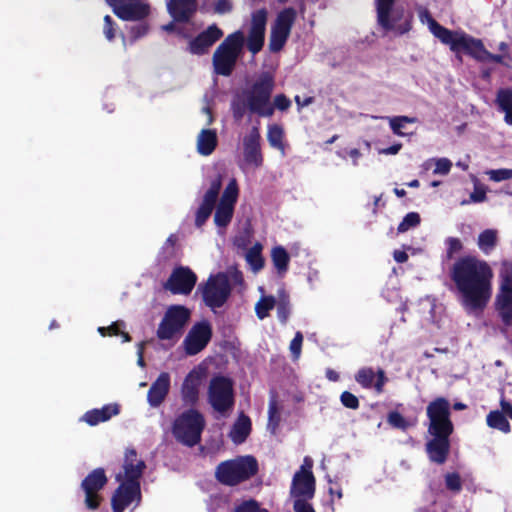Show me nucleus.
<instances>
[{"label":"nucleus","mask_w":512,"mask_h":512,"mask_svg":"<svg viewBox=\"0 0 512 512\" xmlns=\"http://www.w3.org/2000/svg\"><path fill=\"white\" fill-rule=\"evenodd\" d=\"M429 420L427 432L431 438L425 444L429 460L437 465L444 464L450 454V436L454 432L451 420V404L444 397H437L426 407Z\"/></svg>","instance_id":"1"},{"label":"nucleus","mask_w":512,"mask_h":512,"mask_svg":"<svg viewBox=\"0 0 512 512\" xmlns=\"http://www.w3.org/2000/svg\"><path fill=\"white\" fill-rule=\"evenodd\" d=\"M450 278L468 312L480 309V260L473 255L459 257L450 269Z\"/></svg>","instance_id":"2"},{"label":"nucleus","mask_w":512,"mask_h":512,"mask_svg":"<svg viewBox=\"0 0 512 512\" xmlns=\"http://www.w3.org/2000/svg\"><path fill=\"white\" fill-rule=\"evenodd\" d=\"M275 87V78L271 72H262L255 80L249 90L246 91V102L248 110L260 117H271L275 108L285 111L291 106V101L284 94L274 97L271 104L270 99Z\"/></svg>","instance_id":"3"},{"label":"nucleus","mask_w":512,"mask_h":512,"mask_svg":"<svg viewBox=\"0 0 512 512\" xmlns=\"http://www.w3.org/2000/svg\"><path fill=\"white\" fill-rule=\"evenodd\" d=\"M422 23H427L430 32L441 43L449 46L450 50L460 58L461 54L480 59V39H475L463 31H453L438 23L426 8L419 10Z\"/></svg>","instance_id":"4"},{"label":"nucleus","mask_w":512,"mask_h":512,"mask_svg":"<svg viewBox=\"0 0 512 512\" xmlns=\"http://www.w3.org/2000/svg\"><path fill=\"white\" fill-rule=\"evenodd\" d=\"M221 188L222 178L218 175L211 181L208 190L203 195L202 201L195 212V226L197 228H201L207 222L215 208V225L225 228L230 224L234 214V206L222 203H218L216 206Z\"/></svg>","instance_id":"5"},{"label":"nucleus","mask_w":512,"mask_h":512,"mask_svg":"<svg viewBox=\"0 0 512 512\" xmlns=\"http://www.w3.org/2000/svg\"><path fill=\"white\" fill-rule=\"evenodd\" d=\"M259 466L252 455L238 456L220 462L215 469V479L222 485L234 487L255 476Z\"/></svg>","instance_id":"6"},{"label":"nucleus","mask_w":512,"mask_h":512,"mask_svg":"<svg viewBox=\"0 0 512 512\" xmlns=\"http://www.w3.org/2000/svg\"><path fill=\"white\" fill-rule=\"evenodd\" d=\"M245 43L244 34L238 30L229 34L217 47L212 62L214 71L221 76H230Z\"/></svg>","instance_id":"7"},{"label":"nucleus","mask_w":512,"mask_h":512,"mask_svg":"<svg viewBox=\"0 0 512 512\" xmlns=\"http://www.w3.org/2000/svg\"><path fill=\"white\" fill-rule=\"evenodd\" d=\"M206 422L203 414L196 409H188L182 412L172 426L175 439L181 444L193 447L200 443L201 435Z\"/></svg>","instance_id":"8"},{"label":"nucleus","mask_w":512,"mask_h":512,"mask_svg":"<svg viewBox=\"0 0 512 512\" xmlns=\"http://www.w3.org/2000/svg\"><path fill=\"white\" fill-rule=\"evenodd\" d=\"M396 0H376L377 22L386 31H396L399 35L412 29L413 14L403 6H395Z\"/></svg>","instance_id":"9"},{"label":"nucleus","mask_w":512,"mask_h":512,"mask_svg":"<svg viewBox=\"0 0 512 512\" xmlns=\"http://www.w3.org/2000/svg\"><path fill=\"white\" fill-rule=\"evenodd\" d=\"M191 318V311L183 305H171L167 308L156 330L160 341H168L174 346L181 338Z\"/></svg>","instance_id":"10"},{"label":"nucleus","mask_w":512,"mask_h":512,"mask_svg":"<svg viewBox=\"0 0 512 512\" xmlns=\"http://www.w3.org/2000/svg\"><path fill=\"white\" fill-rule=\"evenodd\" d=\"M204 304L212 310L221 308L231 295V285L227 274L219 272L210 275L204 284L198 286Z\"/></svg>","instance_id":"11"},{"label":"nucleus","mask_w":512,"mask_h":512,"mask_svg":"<svg viewBox=\"0 0 512 512\" xmlns=\"http://www.w3.org/2000/svg\"><path fill=\"white\" fill-rule=\"evenodd\" d=\"M234 384L231 378L216 375L210 379L208 386V402L211 407L224 414L231 410L235 404Z\"/></svg>","instance_id":"12"},{"label":"nucleus","mask_w":512,"mask_h":512,"mask_svg":"<svg viewBox=\"0 0 512 512\" xmlns=\"http://www.w3.org/2000/svg\"><path fill=\"white\" fill-rule=\"evenodd\" d=\"M296 19L297 11L293 7H286L277 14L269 37V50L272 53L284 48Z\"/></svg>","instance_id":"13"},{"label":"nucleus","mask_w":512,"mask_h":512,"mask_svg":"<svg viewBox=\"0 0 512 512\" xmlns=\"http://www.w3.org/2000/svg\"><path fill=\"white\" fill-rule=\"evenodd\" d=\"M108 478L103 468L92 470L81 482L85 493V505L89 510H96L103 500L99 492L106 486Z\"/></svg>","instance_id":"14"},{"label":"nucleus","mask_w":512,"mask_h":512,"mask_svg":"<svg viewBox=\"0 0 512 512\" xmlns=\"http://www.w3.org/2000/svg\"><path fill=\"white\" fill-rule=\"evenodd\" d=\"M213 336L212 325L208 320L196 322L183 340L185 353L194 356L204 350Z\"/></svg>","instance_id":"15"},{"label":"nucleus","mask_w":512,"mask_h":512,"mask_svg":"<svg viewBox=\"0 0 512 512\" xmlns=\"http://www.w3.org/2000/svg\"><path fill=\"white\" fill-rule=\"evenodd\" d=\"M196 282V274L189 267L180 266L173 269L164 288L174 295H189Z\"/></svg>","instance_id":"16"},{"label":"nucleus","mask_w":512,"mask_h":512,"mask_svg":"<svg viewBox=\"0 0 512 512\" xmlns=\"http://www.w3.org/2000/svg\"><path fill=\"white\" fill-rule=\"evenodd\" d=\"M114 14L124 21H141L150 14V6L136 0H106Z\"/></svg>","instance_id":"17"},{"label":"nucleus","mask_w":512,"mask_h":512,"mask_svg":"<svg viewBox=\"0 0 512 512\" xmlns=\"http://www.w3.org/2000/svg\"><path fill=\"white\" fill-rule=\"evenodd\" d=\"M267 15L268 13L265 8L252 13L246 45L253 55L259 53L264 46Z\"/></svg>","instance_id":"18"},{"label":"nucleus","mask_w":512,"mask_h":512,"mask_svg":"<svg viewBox=\"0 0 512 512\" xmlns=\"http://www.w3.org/2000/svg\"><path fill=\"white\" fill-rule=\"evenodd\" d=\"M224 35L223 30L217 24L209 25L196 37L190 38L187 51L192 55L202 56L209 52L210 48Z\"/></svg>","instance_id":"19"},{"label":"nucleus","mask_w":512,"mask_h":512,"mask_svg":"<svg viewBox=\"0 0 512 512\" xmlns=\"http://www.w3.org/2000/svg\"><path fill=\"white\" fill-rule=\"evenodd\" d=\"M124 474L116 476L117 481L125 483H140V479L146 469L144 460L138 458L137 451L134 448H127L123 460Z\"/></svg>","instance_id":"20"},{"label":"nucleus","mask_w":512,"mask_h":512,"mask_svg":"<svg viewBox=\"0 0 512 512\" xmlns=\"http://www.w3.org/2000/svg\"><path fill=\"white\" fill-rule=\"evenodd\" d=\"M316 492V478L313 472L297 471L292 479L290 495L293 501L312 500Z\"/></svg>","instance_id":"21"},{"label":"nucleus","mask_w":512,"mask_h":512,"mask_svg":"<svg viewBox=\"0 0 512 512\" xmlns=\"http://www.w3.org/2000/svg\"><path fill=\"white\" fill-rule=\"evenodd\" d=\"M495 306L503 323L507 326L512 325V273L502 275Z\"/></svg>","instance_id":"22"},{"label":"nucleus","mask_w":512,"mask_h":512,"mask_svg":"<svg viewBox=\"0 0 512 512\" xmlns=\"http://www.w3.org/2000/svg\"><path fill=\"white\" fill-rule=\"evenodd\" d=\"M140 500V483L131 484L121 482L111 499L113 512H123L132 502H139Z\"/></svg>","instance_id":"23"},{"label":"nucleus","mask_w":512,"mask_h":512,"mask_svg":"<svg viewBox=\"0 0 512 512\" xmlns=\"http://www.w3.org/2000/svg\"><path fill=\"white\" fill-rule=\"evenodd\" d=\"M243 155L247 164L258 168L263 164L261 134L258 126H253L243 138Z\"/></svg>","instance_id":"24"},{"label":"nucleus","mask_w":512,"mask_h":512,"mask_svg":"<svg viewBox=\"0 0 512 512\" xmlns=\"http://www.w3.org/2000/svg\"><path fill=\"white\" fill-rule=\"evenodd\" d=\"M355 381L364 389H374L378 394L383 393L388 378L383 369L377 372L371 367H363L355 374Z\"/></svg>","instance_id":"25"},{"label":"nucleus","mask_w":512,"mask_h":512,"mask_svg":"<svg viewBox=\"0 0 512 512\" xmlns=\"http://www.w3.org/2000/svg\"><path fill=\"white\" fill-rule=\"evenodd\" d=\"M197 7V0H169L167 4L169 14L177 23L189 22Z\"/></svg>","instance_id":"26"},{"label":"nucleus","mask_w":512,"mask_h":512,"mask_svg":"<svg viewBox=\"0 0 512 512\" xmlns=\"http://www.w3.org/2000/svg\"><path fill=\"white\" fill-rule=\"evenodd\" d=\"M170 389V375L162 372L157 379L151 384L147 393L148 403L152 407H158L165 400Z\"/></svg>","instance_id":"27"},{"label":"nucleus","mask_w":512,"mask_h":512,"mask_svg":"<svg viewBox=\"0 0 512 512\" xmlns=\"http://www.w3.org/2000/svg\"><path fill=\"white\" fill-rule=\"evenodd\" d=\"M199 387L200 376L194 371L188 373L182 383L181 388L182 400L186 405H196L199 400Z\"/></svg>","instance_id":"28"},{"label":"nucleus","mask_w":512,"mask_h":512,"mask_svg":"<svg viewBox=\"0 0 512 512\" xmlns=\"http://www.w3.org/2000/svg\"><path fill=\"white\" fill-rule=\"evenodd\" d=\"M120 413V406L118 404H107L100 409H92L87 411L82 420L89 426H96L99 423L110 420L113 416Z\"/></svg>","instance_id":"29"},{"label":"nucleus","mask_w":512,"mask_h":512,"mask_svg":"<svg viewBox=\"0 0 512 512\" xmlns=\"http://www.w3.org/2000/svg\"><path fill=\"white\" fill-rule=\"evenodd\" d=\"M252 429L251 419L241 413L233 424L229 436L235 444H241L246 441Z\"/></svg>","instance_id":"30"},{"label":"nucleus","mask_w":512,"mask_h":512,"mask_svg":"<svg viewBox=\"0 0 512 512\" xmlns=\"http://www.w3.org/2000/svg\"><path fill=\"white\" fill-rule=\"evenodd\" d=\"M218 144L217 133L214 129H202L197 137V151L200 155L209 156Z\"/></svg>","instance_id":"31"},{"label":"nucleus","mask_w":512,"mask_h":512,"mask_svg":"<svg viewBox=\"0 0 512 512\" xmlns=\"http://www.w3.org/2000/svg\"><path fill=\"white\" fill-rule=\"evenodd\" d=\"M495 103L498 110L504 113V121L512 125V88H501L497 91Z\"/></svg>","instance_id":"32"},{"label":"nucleus","mask_w":512,"mask_h":512,"mask_svg":"<svg viewBox=\"0 0 512 512\" xmlns=\"http://www.w3.org/2000/svg\"><path fill=\"white\" fill-rule=\"evenodd\" d=\"M271 261L277 273L283 276L289 269L290 255L283 246L277 245L271 250Z\"/></svg>","instance_id":"33"},{"label":"nucleus","mask_w":512,"mask_h":512,"mask_svg":"<svg viewBox=\"0 0 512 512\" xmlns=\"http://www.w3.org/2000/svg\"><path fill=\"white\" fill-rule=\"evenodd\" d=\"M275 306L277 308V317L279 321L282 324H286L291 313V305L289 294L285 289H280L278 291Z\"/></svg>","instance_id":"34"},{"label":"nucleus","mask_w":512,"mask_h":512,"mask_svg":"<svg viewBox=\"0 0 512 512\" xmlns=\"http://www.w3.org/2000/svg\"><path fill=\"white\" fill-rule=\"evenodd\" d=\"M267 140L272 148L284 151V130L278 124H270L267 129Z\"/></svg>","instance_id":"35"},{"label":"nucleus","mask_w":512,"mask_h":512,"mask_svg":"<svg viewBox=\"0 0 512 512\" xmlns=\"http://www.w3.org/2000/svg\"><path fill=\"white\" fill-rule=\"evenodd\" d=\"M246 260L254 272L263 269L265 261L262 256V245L256 243L246 253Z\"/></svg>","instance_id":"36"},{"label":"nucleus","mask_w":512,"mask_h":512,"mask_svg":"<svg viewBox=\"0 0 512 512\" xmlns=\"http://www.w3.org/2000/svg\"><path fill=\"white\" fill-rule=\"evenodd\" d=\"M417 122L416 117L409 116H394L389 119V126L392 132L397 136H405L407 133L404 131L406 124H413Z\"/></svg>","instance_id":"37"},{"label":"nucleus","mask_w":512,"mask_h":512,"mask_svg":"<svg viewBox=\"0 0 512 512\" xmlns=\"http://www.w3.org/2000/svg\"><path fill=\"white\" fill-rule=\"evenodd\" d=\"M276 299L274 296H263L255 305V313L260 320L269 316V312L275 307Z\"/></svg>","instance_id":"38"},{"label":"nucleus","mask_w":512,"mask_h":512,"mask_svg":"<svg viewBox=\"0 0 512 512\" xmlns=\"http://www.w3.org/2000/svg\"><path fill=\"white\" fill-rule=\"evenodd\" d=\"M487 424L491 428L507 433L510 431V424L505 415L499 411H492L487 416Z\"/></svg>","instance_id":"39"},{"label":"nucleus","mask_w":512,"mask_h":512,"mask_svg":"<svg viewBox=\"0 0 512 512\" xmlns=\"http://www.w3.org/2000/svg\"><path fill=\"white\" fill-rule=\"evenodd\" d=\"M239 188L236 179H232L226 188L219 200V203L227 204L235 207V204L238 199Z\"/></svg>","instance_id":"40"},{"label":"nucleus","mask_w":512,"mask_h":512,"mask_svg":"<svg viewBox=\"0 0 512 512\" xmlns=\"http://www.w3.org/2000/svg\"><path fill=\"white\" fill-rule=\"evenodd\" d=\"M421 222V217L417 212H409L407 213L403 220L399 223L397 227L398 233H404L411 228L417 227Z\"/></svg>","instance_id":"41"},{"label":"nucleus","mask_w":512,"mask_h":512,"mask_svg":"<svg viewBox=\"0 0 512 512\" xmlns=\"http://www.w3.org/2000/svg\"><path fill=\"white\" fill-rule=\"evenodd\" d=\"M498 232L494 229L482 231V252L489 253L497 244Z\"/></svg>","instance_id":"42"},{"label":"nucleus","mask_w":512,"mask_h":512,"mask_svg":"<svg viewBox=\"0 0 512 512\" xmlns=\"http://www.w3.org/2000/svg\"><path fill=\"white\" fill-rule=\"evenodd\" d=\"M281 421L280 409L277 403V400L273 397L269 401L268 406V425L272 427L273 430L278 428Z\"/></svg>","instance_id":"43"},{"label":"nucleus","mask_w":512,"mask_h":512,"mask_svg":"<svg viewBox=\"0 0 512 512\" xmlns=\"http://www.w3.org/2000/svg\"><path fill=\"white\" fill-rule=\"evenodd\" d=\"M387 422L391 427L403 431L407 430L411 426V423L398 411L389 412L387 415Z\"/></svg>","instance_id":"44"},{"label":"nucleus","mask_w":512,"mask_h":512,"mask_svg":"<svg viewBox=\"0 0 512 512\" xmlns=\"http://www.w3.org/2000/svg\"><path fill=\"white\" fill-rule=\"evenodd\" d=\"M446 244V259L452 260L455 258V255L460 253L463 249V243L459 238L456 237H448L445 240Z\"/></svg>","instance_id":"45"},{"label":"nucleus","mask_w":512,"mask_h":512,"mask_svg":"<svg viewBox=\"0 0 512 512\" xmlns=\"http://www.w3.org/2000/svg\"><path fill=\"white\" fill-rule=\"evenodd\" d=\"M234 512H269L267 509L260 507L255 499L244 500L234 508Z\"/></svg>","instance_id":"46"},{"label":"nucleus","mask_w":512,"mask_h":512,"mask_svg":"<svg viewBox=\"0 0 512 512\" xmlns=\"http://www.w3.org/2000/svg\"><path fill=\"white\" fill-rule=\"evenodd\" d=\"M150 26L147 22H141L137 25H133L129 29L130 42L134 43L138 39L144 37L149 32Z\"/></svg>","instance_id":"47"},{"label":"nucleus","mask_w":512,"mask_h":512,"mask_svg":"<svg viewBox=\"0 0 512 512\" xmlns=\"http://www.w3.org/2000/svg\"><path fill=\"white\" fill-rule=\"evenodd\" d=\"M492 276L490 267L482 262V305L489 298V278Z\"/></svg>","instance_id":"48"},{"label":"nucleus","mask_w":512,"mask_h":512,"mask_svg":"<svg viewBox=\"0 0 512 512\" xmlns=\"http://www.w3.org/2000/svg\"><path fill=\"white\" fill-rule=\"evenodd\" d=\"M485 173L489 176L490 180L494 182L512 179V169L502 168L496 170H488Z\"/></svg>","instance_id":"49"},{"label":"nucleus","mask_w":512,"mask_h":512,"mask_svg":"<svg viewBox=\"0 0 512 512\" xmlns=\"http://www.w3.org/2000/svg\"><path fill=\"white\" fill-rule=\"evenodd\" d=\"M340 401L346 408L356 410L359 408V399L351 392L344 391L340 395Z\"/></svg>","instance_id":"50"},{"label":"nucleus","mask_w":512,"mask_h":512,"mask_svg":"<svg viewBox=\"0 0 512 512\" xmlns=\"http://www.w3.org/2000/svg\"><path fill=\"white\" fill-rule=\"evenodd\" d=\"M445 485L447 489L453 492H458L462 488L461 478L457 473H448L445 476Z\"/></svg>","instance_id":"51"},{"label":"nucleus","mask_w":512,"mask_h":512,"mask_svg":"<svg viewBox=\"0 0 512 512\" xmlns=\"http://www.w3.org/2000/svg\"><path fill=\"white\" fill-rule=\"evenodd\" d=\"M124 325L125 324H124L123 321H116V322H113L108 327H99L98 328V332L103 337H105V336H119L120 335V328L124 327Z\"/></svg>","instance_id":"52"},{"label":"nucleus","mask_w":512,"mask_h":512,"mask_svg":"<svg viewBox=\"0 0 512 512\" xmlns=\"http://www.w3.org/2000/svg\"><path fill=\"white\" fill-rule=\"evenodd\" d=\"M103 33L107 40H114L116 34V23L110 15H106L104 17Z\"/></svg>","instance_id":"53"},{"label":"nucleus","mask_w":512,"mask_h":512,"mask_svg":"<svg viewBox=\"0 0 512 512\" xmlns=\"http://www.w3.org/2000/svg\"><path fill=\"white\" fill-rule=\"evenodd\" d=\"M302 343H303V334L298 331L295 333L294 338L290 342V351L294 358H298L301 354L302 349Z\"/></svg>","instance_id":"54"},{"label":"nucleus","mask_w":512,"mask_h":512,"mask_svg":"<svg viewBox=\"0 0 512 512\" xmlns=\"http://www.w3.org/2000/svg\"><path fill=\"white\" fill-rule=\"evenodd\" d=\"M452 163L447 158H440L436 160L434 174H448L451 170Z\"/></svg>","instance_id":"55"},{"label":"nucleus","mask_w":512,"mask_h":512,"mask_svg":"<svg viewBox=\"0 0 512 512\" xmlns=\"http://www.w3.org/2000/svg\"><path fill=\"white\" fill-rule=\"evenodd\" d=\"M310 500L302 501L300 499H296L293 501V509L294 512H316L313 508L312 504L309 503Z\"/></svg>","instance_id":"56"},{"label":"nucleus","mask_w":512,"mask_h":512,"mask_svg":"<svg viewBox=\"0 0 512 512\" xmlns=\"http://www.w3.org/2000/svg\"><path fill=\"white\" fill-rule=\"evenodd\" d=\"M232 10V3L230 0H217L214 6V11L218 14H226Z\"/></svg>","instance_id":"57"},{"label":"nucleus","mask_w":512,"mask_h":512,"mask_svg":"<svg viewBox=\"0 0 512 512\" xmlns=\"http://www.w3.org/2000/svg\"><path fill=\"white\" fill-rule=\"evenodd\" d=\"M504 58H505L504 55H493L482 47V56H481L482 63L486 62V61H494V62L502 63V64L508 66V64L504 62Z\"/></svg>","instance_id":"58"},{"label":"nucleus","mask_w":512,"mask_h":512,"mask_svg":"<svg viewBox=\"0 0 512 512\" xmlns=\"http://www.w3.org/2000/svg\"><path fill=\"white\" fill-rule=\"evenodd\" d=\"M246 108H248L247 106V102L245 101L243 104H233L232 105V112H233V117L235 120H241L244 115H245V112H246Z\"/></svg>","instance_id":"59"},{"label":"nucleus","mask_w":512,"mask_h":512,"mask_svg":"<svg viewBox=\"0 0 512 512\" xmlns=\"http://www.w3.org/2000/svg\"><path fill=\"white\" fill-rule=\"evenodd\" d=\"M401 148H402L401 143H395L385 149H382L381 153L386 154V155H396L401 150Z\"/></svg>","instance_id":"60"},{"label":"nucleus","mask_w":512,"mask_h":512,"mask_svg":"<svg viewBox=\"0 0 512 512\" xmlns=\"http://www.w3.org/2000/svg\"><path fill=\"white\" fill-rule=\"evenodd\" d=\"M393 258L398 263H404L408 260V254L402 250H395L393 253Z\"/></svg>","instance_id":"61"},{"label":"nucleus","mask_w":512,"mask_h":512,"mask_svg":"<svg viewBox=\"0 0 512 512\" xmlns=\"http://www.w3.org/2000/svg\"><path fill=\"white\" fill-rule=\"evenodd\" d=\"M313 461L310 457L306 456L304 458L303 464L301 465L300 469L298 471H306V472H313Z\"/></svg>","instance_id":"62"},{"label":"nucleus","mask_w":512,"mask_h":512,"mask_svg":"<svg viewBox=\"0 0 512 512\" xmlns=\"http://www.w3.org/2000/svg\"><path fill=\"white\" fill-rule=\"evenodd\" d=\"M470 197L474 202H480V182L478 180L474 182V190Z\"/></svg>","instance_id":"63"},{"label":"nucleus","mask_w":512,"mask_h":512,"mask_svg":"<svg viewBox=\"0 0 512 512\" xmlns=\"http://www.w3.org/2000/svg\"><path fill=\"white\" fill-rule=\"evenodd\" d=\"M326 377L330 380V381H333V382H336L339 380V374L332 370V369H327L326 370Z\"/></svg>","instance_id":"64"}]
</instances>
